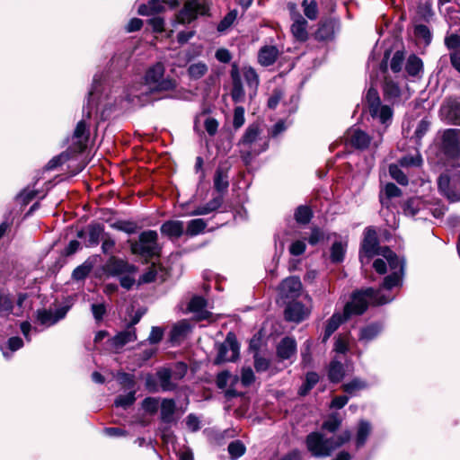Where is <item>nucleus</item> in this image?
Returning <instances> with one entry per match:
<instances>
[{"mask_svg": "<svg viewBox=\"0 0 460 460\" xmlns=\"http://www.w3.org/2000/svg\"><path fill=\"white\" fill-rule=\"evenodd\" d=\"M363 251L367 257L380 255L383 259H376L373 263V268L379 274L386 272V262L389 265L391 274L384 279V288L392 289L400 287L402 284L404 274V261L399 258L389 247H378L375 233L368 232L363 242Z\"/></svg>", "mask_w": 460, "mask_h": 460, "instance_id": "nucleus-1", "label": "nucleus"}, {"mask_svg": "<svg viewBox=\"0 0 460 460\" xmlns=\"http://www.w3.org/2000/svg\"><path fill=\"white\" fill-rule=\"evenodd\" d=\"M394 298V296L391 294V289H385L384 284L378 290L367 288L356 291L351 296V301L347 303L344 307L345 318L362 314L369 304L381 305L393 301Z\"/></svg>", "mask_w": 460, "mask_h": 460, "instance_id": "nucleus-2", "label": "nucleus"}, {"mask_svg": "<svg viewBox=\"0 0 460 460\" xmlns=\"http://www.w3.org/2000/svg\"><path fill=\"white\" fill-rule=\"evenodd\" d=\"M241 157L245 164L252 163V159L268 148V141L261 137L259 125H250L239 141Z\"/></svg>", "mask_w": 460, "mask_h": 460, "instance_id": "nucleus-3", "label": "nucleus"}, {"mask_svg": "<svg viewBox=\"0 0 460 460\" xmlns=\"http://www.w3.org/2000/svg\"><path fill=\"white\" fill-rule=\"evenodd\" d=\"M96 83L97 79L95 78L93 87L89 92L87 105L83 108V119L76 124L74 134L72 136L71 146L69 149L73 153H81L86 148L89 138V128L86 123V119L91 118L92 108L90 106L92 102H93L95 94L97 93Z\"/></svg>", "mask_w": 460, "mask_h": 460, "instance_id": "nucleus-4", "label": "nucleus"}, {"mask_svg": "<svg viewBox=\"0 0 460 460\" xmlns=\"http://www.w3.org/2000/svg\"><path fill=\"white\" fill-rule=\"evenodd\" d=\"M165 68L162 63L149 67L145 75V85L150 92L170 91L176 87V81L164 77Z\"/></svg>", "mask_w": 460, "mask_h": 460, "instance_id": "nucleus-5", "label": "nucleus"}, {"mask_svg": "<svg viewBox=\"0 0 460 460\" xmlns=\"http://www.w3.org/2000/svg\"><path fill=\"white\" fill-rule=\"evenodd\" d=\"M346 137L347 141L357 149H376L383 142V132L376 130L370 136L360 128H352L348 130Z\"/></svg>", "mask_w": 460, "mask_h": 460, "instance_id": "nucleus-6", "label": "nucleus"}, {"mask_svg": "<svg viewBox=\"0 0 460 460\" xmlns=\"http://www.w3.org/2000/svg\"><path fill=\"white\" fill-rule=\"evenodd\" d=\"M157 233L153 230L140 234L139 240L130 243L132 253L145 257H152L157 252Z\"/></svg>", "mask_w": 460, "mask_h": 460, "instance_id": "nucleus-7", "label": "nucleus"}, {"mask_svg": "<svg viewBox=\"0 0 460 460\" xmlns=\"http://www.w3.org/2000/svg\"><path fill=\"white\" fill-rule=\"evenodd\" d=\"M208 0H186L183 7L178 13L176 20L178 23H190L199 15H205L208 13Z\"/></svg>", "mask_w": 460, "mask_h": 460, "instance_id": "nucleus-8", "label": "nucleus"}, {"mask_svg": "<svg viewBox=\"0 0 460 460\" xmlns=\"http://www.w3.org/2000/svg\"><path fill=\"white\" fill-rule=\"evenodd\" d=\"M308 451L315 457L328 456L333 452L331 438H325L323 434L313 432L306 438Z\"/></svg>", "mask_w": 460, "mask_h": 460, "instance_id": "nucleus-9", "label": "nucleus"}, {"mask_svg": "<svg viewBox=\"0 0 460 460\" xmlns=\"http://www.w3.org/2000/svg\"><path fill=\"white\" fill-rule=\"evenodd\" d=\"M239 357V345L235 336L228 333L225 342L221 343L217 348V355L215 358V364L219 365L224 362H231Z\"/></svg>", "mask_w": 460, "mask_h": 460, "instance_id": "nucleus-10", "label": "nucleus"}, {"mask_svg": "<svg viewBox=\"0 0 460 460\" xmlns=\"http://www.w3.org/2000/svg\"><path fill=\"white\" fill-rule=\"evenodd\" d=\"M291 20V32L294 38L298 41H305L308 38L307 21L296 10L295 4H288Z\"/></svg>", "mask_w": 460, "mask_h": 460, "instance_id": "nucleus-11", "label": "nucleus"}, {"mask_svg": "<svg viewBox=\"0 0 460 460\" xmlns=\"http://www.w3.org/2000/svg\"><path fill=\"white\" fill-rule=\"evenodd\" d=\"M442 149L448 157L460 155V129L449 128L443 133Z\"/></svg>", "mask_w": 460, "mask_h": 460, "instance_id": "nucleus-12", "label": "nucleus"}, {"mask_svg": "<svg viewBox=\"0 0 460 460\" xmlns=\"http://www.w3.org/2000/svg\"><path fill=\"white\" fill-rule=\"evenodd\" d=\"M438 190L451 202L460 200V183L451 181L447 173H442L438 180Z\"/></svg>", "mask_w": 460, "mask_h": 460, "instance_id": "nucleus-13", "label": "nucleus"}, {"mask_svg": "<svg viewBox=\"0 0 460 460\" xmlns=\"http://www.w3.org/2000/svg\"><path fill=\"white\" fill-rule=\"evenodd\" d=\"M302 292V283L298 277L285 279L279 287V294L282 299L297 298Z\"/></svg>", "mask_w": 460, "mask_h": 460, "instance_id": "nucleus-14", "label": "nucleus"}, {"mask_svg": "<svg viewBox=\"0 0 460 460\" xmlns=\"http://www.w3.org/2000/svg\"><path fill=\"white\" fill-rule=\"evenodd\" d=\"M105 271L111 276L120 277L125 273H136L137 267L128 261L111 256L104 266Z\"/></svg>", "mask_w": 460, "mask_h": 460, "instance_id": "nucleus-15", "label": "nucleus"}, {"mask_svg": "<svg viewBox=\"0 0 460 460\" xmlns=\"http://www.w3.org/2000/svg\"><path fill=\"white\" fill-rule=\"evenodd\" d=\"M68 309L69 308L67 306H63L55 310H38L37 320L40 324L46 327L52 326L56 324L58 321L65 318L68 312Z\"/></svg>", "mask_w": 460, "mask_h": 460, "instance_id": "nucleus-16", "label": "nucleus"}, {"mask_svg": "<svg viewBox=\"0 0 460 460\" xmlns=\"http://www.w3.org/2000/svg\"><path fill=\"white\" fill-rule=\"evenodd\" d=\"M371 117L376 119L380 124V130L385 133L386 128L391 125L393 120L394 111L391 106L385 104H380L369 111Z\"/></svg>", "mask_w": 460, "mask_h": 460, "instance_id": "nucleus-17", "label": "nucleus"}, {"mask_svg": "<svg viewBox=\"0 0 460 460\" xmlns=\"http://www.w3.org/2000/svg\"><path fill=\"white\" fill-rule=\"evenodd\" d=\"M311 313V308L306 307L300 302H292L285 308V318L287 321L300 323L306 319Z\"/></svg>", "mask_w": 460, "mask_h": 460, "instance_id": "nucleus-18", "label": "nucleus"}, {"mask_svg": "<svg viewBox=\"0 0 460 460\" xmlns=\"http://www.w3.org/2000/svg\"><path fill=\"white\" fill-rule=\"evenodd\" d=\"M230 75L233 84L231 97L235 103L243 102L245 98V92L243 86L241 74L236 65H233Z\"/></svg>", "mask_w": 460, "mask_h": 460, "instance_id": "nucleus-19", "label": "nucleus"}, {"mask_svg": "<svg viewBox=\"0 0 460 460\" xmlns=\"http://www.w3.org/2000/svg\"><path fill=\"white\" fill-rule=\"evenodd\" d=\"M383 91L385 100L393 104L409 98V94L401 90L398 84L391 80H386L385 82Z\"/></svg>", "mask_w": 460, "mask_h": 460, "instance_id": "nucleus-20", "label": "nucleus"}, {"mask_svg": "<svg viewBox=\"0 0 460 460\" xmlns=\"http://www.w3.org/2000/svg\"><path fill=\"white\" fill-rule=\"evenodd\" d=\"M97 79L96 83V90L97 93L94 96L93 102L91 103L92 111L93 110L98 111L102 105L103 107L107 106V103L105 101H108L110 99L109 93L106 90V87L102 84V76L95 75L93 79ZM93 84H94V80H93ZM92 87H93V84H92ZM93 88H91L92 90ZM108 104H111V102H108Z\"/></svg>", "mask_w": 460, "mask_h": 460, "instance_id": "nucleus-21", "label": "nucleus"}, {"mask_svg": "<svg viewBox=\"0 0 460 460\" xmlns=\"http://www.w3.org/2000/svg\"><path fill=\"white\" fill-rule=\"evenodd\" d=\"M296 353V342L294 338L285 337L277 346V356L281 359H289Z\"/></svg>", "mask_w": 460, "mask_h": 460, "instance_id": "nucleus-22", "label": "nucleus"}, {"mask_svg": "<svg viewBox=\"0 0 460 460\" xmlns=\"http://www.w3.org/2000/svg\"><path fill=\"white\" fill-rule=\"evenodd\" d=\"M207 301L199 296H193L188 305V310L193 313L196 317L199 320L208 319L210 316V313L206 309Z\"/></svg>", "mask_w": 460, "mask_h": 460, "instance_id": "nucleus-23", "label": "nucleus"}, {"mask_svg": "<svg viewBox=\"0 0 460 460\" xmlns=\"http://www.w3.org/2000/svg\"><path fill=\"white\" fill-rule=\"evenodd\" d=\"M161 233L170 238H180L184 233V223L180 220H169L161 226Z\"/></svg>", "mask_w": 460, "mask_h": 460, "instance_id": "nucleus-24", "label": "nucleus"}, {"mask_svg": "<svg viewBox=\"0 0 460 460\" xmlns=\"http://www.w3.org/2000/svg\"><path fill=\"white\" fill-rule=\"evenodd\" d=\"M279 51L275 46H263L258 53V62L263 66H269L275 63Z\"/></svg>", "mask_w": 460, "mask_h": 460, "instance_id": "nucleus-25", "label": "nucleus"}, {"mask_svg": "<svg viewBox=\"0 0 460 460\" xmlns=\"http://www.w3.org/2000/svg\"><path fill=\"white\" fill-rule=\"evenodd\" d=\"M223 204V197L221 195H217L214 197L207 204L197 207L194 210L189 212L188 216H201L210 214L217 209H218Z\"/></svg>", "mask_w": 460, "mask_h": 460, "instance_id": "nucleus-26", "label": "nucleus"}, {"mask_svg": "<svg viewBox=\"0 0 460 460\" xmlns=\"http://www.w3.org/2000/svg\"><path fill=\"white\" fill-rule=\"evenodd\" d=\"M156 378L159 382L160 388L166 391H172L177 387V384L172 381L173 375L169 368H160L156 372Z\"/></svg>", "mask_w": 460, "mask_h": 460, "instance_id": "nucleus-27", "label": "nucleus"}, {"mask_svg": "<svg viewBox=\"0 0 460 460\" xmlns=\"http://www.w3.org/2000/svg\"><path fill=\"white\" fill-rule=\"evenodd\" d=\"M104 227L100 224H91L87 227L86 246L93 247L99 244L105 235Z\"/></svg>", "mask_w": 460, "mask_h": 460, "instance_id": "nucleus-28", "label": "nucleus"}, {"mask_svg": "<svg viewBox=\"0 0 460 460\" xmlns=\"http://www.w3.org/2000/svg\"><path fill=\"white\" fill-rule=\"evenodd\" d=\"M137 340V335L135 329H128L124 332H121L115 335L111 341V344L115 349H121L127 343L132 342Z\"/></svg>", "mask_w": 460, "mask_h": 460, "instance_id": "nucleus-29", "label": "nucleus"}, {"mask_svg": "<svg viewBox=\"0 0 460 460\" xmlns=\"http://www.w3.org/2000/svg\"><path fill=\"white\" fill-rule=\"evenodd\" d=\"M371 431L372 427L368 421L361 420L358 422L355 438L357 448H360L366 444L367 438L371 434Z\"/></svg>", "mask_w": 460, "mask_h": 460, "instance_id": "nucleus-30", "label": "nucleus"}, {"mask_svg": "<svg viewBox=\"0 0 460 460\" xmlns=\"http://www.w3.org/2000/svg\"><path fill=\"white\" fill-rule=\"evenodd\" d=\"M383 330L380 323H371L362 328L359 332V341L363 342H369L376 338Z\"/></svg>", "mask_w": 460, "mask_h": 460, "instance_id": "nucleus-31", "label": "nucleus"}, {"mask_svg": "<svg viewBox=\"0 0 460 460\" xmlns=\"http://www.w3.org/2000/svg\"><path fill=\"white\" fill-rule=\"evenodd\" d=\"M23 347V341L22 338L14 336L11 337L7 340L6 344L0 347V349L3 353V356L6 359H10L12 358V353L20 349Z\"/></svg>", "mask_w": 460, "mask_h": 460, "instance_id": "nucleus-32", "label": "nucleus"}, {"mask_svg": "<svg viewBox=\"0 0 460 460\" xmlns=\"http://www.w3.org/2000/svg\"><path fill=\"white\" fill-rule=\"evenodd\" d=\"M164 1L148 0L147 4H142L138 6V13L140 15H151L160 13L164 8Z\"/></svg>", "mask_w": 460, "mask_h": 460, "instance_id": "nucleus-33", "label": "nucleus"}, {"mask_svg": "<svg viewBox=\"0 0 460 460\" xmlns=\"http://www.w3.org/2000/svg\"><path fill=\"white\" fill-rule=\"evenodd\" d=\"M176 404L172 399H164L161 402V420L165 423L173 420Z\"/></svg>", "mask_w": 460, "mask_h": 460, "instance_id": "nucleus-34", "label": "nucleus"}, {"mask_svg": "<svg viewBox=\"0 0 460 460\" xmlns=\"http://www.w3.org/2000/svg\"><path fill=\"white\" fill-rule=\"evenodd\" d=\"M346 319L347 318H345V315L342 316L338 313L333 314L326 323L323 338V341H326L331 337V335L339 328L341 323Z\"/></svg>", "mask_w": 460, "mask_h": 460, "instance_id": "nucleus-35", "label": "nucleus"}, {"mask_svg": "<svg viewBox=\"0 0 460 460\" xmlns=\"http://www.w3.org/2000/svg\"><path fill=\"white\" fill-rule=\"evenodd\" d=\"M424 208V203L419 197L407 199L403 204V212L406 216L414 217Z\"/></svg>", "mask_w": 460, "mask_h": 460, "instance_id": "nucleus-36", "label": "nucleus"}, {"mask_svg": "<svg viewBox=\"0 0 460 460\" xmlns=\"http://www.w3.org/2000/svg\"><path fill=\"white\" fill-rule=\"evenodd\" d=\"M208 224L202 218L190 220L187 224L185 234L189 236H196L204 232Z\"/></svg>", "mask_w": 460, "mask_h": 460, "instance_id": "nucleus-37", "label": "nucleus"}, {"mask_svg": "<svg viewBox=\"0 0 460 460\" xmlns=\"http://www.w3.org/2000/svg\"><path fill=\"white\" fill-rule=\"evenodd\" d=\"M190 329V326L187 321H181L177 323L171 331V341L173 342L179 341L188 334Z\"/></svg>", "mask_w": 460, "mask_h": 460, "instance_id": "nucleus-38", "label": "nucleus"}, {"mask_svg": "<svg viewBox=\"0 0 460 460\" xmlns=\"http://www.w3.org/2000/svg\"><path fill=\"white\" fill-rule=\"evenodd\" d=\"M347 243L341 241L334 242L331 248V261L334 263L341 262L346 253Z\"/></svg>", "mask_w": 460, "mask_h": 460, "instance_id": "nucleus-39", "label": "nucleus"}, {"mask_svg": "<svg viewBox=\"0 0 460 460\" xmlns=\"http://www.w3.org/2000/svg\"><path fill=\"white\" fill-rule=\"evenodd\" d=\"M328 376H329V379L332 382H333V383L340 382L344 376L343 365L340 361L333 359L330 364Z\"/></svg>", "mask_w": 460, "mask_h": 460, "instance_id": "nucleus-40", "label": "nucleus"}, {"mask_svg": "<svg viewBox=\"0 0 460 460\" xmlns=\"http://www.w3.org/2000/svg\"><path fill=\"white\" fill-rule=\"evenodd\" d=\"M385 198L380 195V202L385 207H389V199L399 197L402 194L401 190L394 183H387L384 188Z\"/></svg>", "mask_w": 460, "mask_h": 460, "instance_id": "nucleus-41", "label": "nucleus"}, {"mask_svg": "<svg viewBox=\"0 0 460 460\" xmlns=\"http://www.w3.org/2000/svg\"><path fill=\"white\" fill-rule=\"evenodd\" d=\"M367 387V384L366 381L359 378H354L342 385L343 391L350 395H356L358 391L366 389Z\"/></svg>", "mask_w": 460, "mask_h": 460, "instance_id": "nucleus-42", "label": "nucleus"}, {"mask_svg": "<svg viewBox=\"0 0 460 460\" xmlns=\"http://www.w3.org/2000/svg\"><path fill=\"white\" fill-rule=\"evenodd\" d=\"M228 186H229V182H228L227 173L226 172H224L222 169L218 168L216 171L215 178H214L215 189L219 192H223L227 190Z\"/></svg>", "mask_w": 460, "mask_h": 460, "instance_id": "nucleus-43", "label": "nucleus"}, {"mask_svg": "<svg viewBox=\"0 0 460 460\" xmlns=\"http://www.w3.org/2000/svg\"><path fill=\"white\" fill-rule=\"evenodd\" d=\"M422 66L421 59L415 55H411L406 62L405 69L410 75L415 76L422 70Z\"/></svg>", "mask_w": 460, "mask_h": 460, "instance_id": "nucleus-44", "label": "nucleus"}, {"mask_svg": "<svg viewBox=\"0 0 460 460\" xmlns=\"http://www.w3.org/2000/svg\"><path fill=\"white\" fill-rule=\"evenodd\" d=\"M447 112L448 118L455 123L460 124V101H451L443 107Z\"/></svg>", "mask_w": 460, "mask_h": 460, "instance_id": "nucleus-45", "label": "nucleus"}, {"mask_svg": "<svg viewBox=\"0 0 460 460\" xmlns=\"http://www.w3.org/2000/svg\"><path fill=\"white\" fill-rule=\"evenodd\" d=\"M230 458L236 460L244 455L246 447L241 440L232 441L227 447Z\"/></svg>", "mask_w": 460, "mask_h": 460, "instance_id": "nucleus-46", "label": "nucleus"}, {"mask_svg": "<svg viewBox=\"0 0 460 460\" xmlns=\"http://www.w3.org/2000/svg\"><path fill=\"white\" fill-rule=\"evenodd\" d=\"M208 72V66L203 62H197L190 65L188 67V74L192 79H199Z\"/></svg>", "mask_w": 460, "mask_h": 460, "instance_id": "nucleus-47", "label": "nucleus"}, {"mask_svg": "<svg viewBox=\"0 0 460 460\" xmlns=\"http://www.w3.org/2000/svg\"><path fill=\"white\" fill-rule=\"evenodd\" d=\"M417 14L424 21L429 22L434 15L432 3L429 0L420 2L417 8Z\"/></svg>", "mask_w": 460, "mask_h": 460, "instance_id": "nucleus-48", "label": "nucleus"}, {"mask_svg": "<svg viewBox=\"0 0 460 460\" xmlns=\"http://www.w3.org/2000/svg\"><path fill=\"white\" fill-rule=\"evenodd\" d=\"M243 74L248 86L253 90H256L259 85L260 79L255 69L251 66L244 67Z\"/></svg>", "mask_w": 460, "mask_h": 460, "instance_id": "nucleus-49", "label": "nucleus"}, {"mask_svg": "<svg viewBox=\"0 0 460 460\" xmlns=\"http://www.w3.org/2000/svg\"><path fill=\"white\" fill-rule=\"evenodd\" d=\"M305 15L310 20H315L318 16V6L314 0H304L302 2Z\"/></svg>", "mask_w": 460, "mask_h": 460, "instance_id": "nucleus-50", "label": "nucleus"}, {"mask_svg": "<svg viewBox=\"0 0 460 460\" xmlns=\"http://www.w3.org/2000/svg\"><path fill=\"white\" fill-rule=\"evenodd\" d=\"M398 163L402 167H418L420 166L422 159L420 154L416 153L415 155H410L402 157Z\"/></svg>", "mask_w": 460, "mask_h": 460, "instance_id": "nucleus-51", "label": "nucleus"}, {"mask_svg": "<svg viewBox=\"0 0 460 460\" xmlns=\"http://www.w3.org/2000/svg\"><path fill=\"white\" fill-rule=\"evenodd\" d=\"M312 218V211L306 206H299L295 212V219L297 223L307 224Z\"/></svg>", "mask_w": 460, "mask_h": 460, "instance_id": "nucleus-52", "label": "nucleus"}, {"mask_svg": "<svg viewBox=\"0 0 460 460\" xmlns=\"http://www.w3.org/2000/svg\"><path fill=\"white\" fill-rule=\"evenodd\" d=\"M389 173L391 177L401 185L408 184V178L405 173L400 169L398 164H391L389 166Z\"/></svg>", "mask_w": 460, "mask_h": 460, "instance_id": "nucleus-53", "label": "nucleus"}, {"mask_svg": "<svg viewBox=\"0 0 460 460\" xmlns=\"http://www.w3.org/2000/svg\"><path fill=\"white\" fill-rule=\"evenodd\" d=\"M341 421L338 413H332L323 422V428L330 432H334L340 428Z\"/></svg>", "mask_w": 460, "mask_h": 460, "instance_id": "nucleus-54", "label": "nucleus"}, {"mask_svg": "<svg viewBox=\"0 0 460 460\" xmlns=\"http://www.w3.org/2000/svg\"><path fill=\"white\" fill-rule=\"evenodd\" d=\"M135 391H131L127 394L118 396L114 402V404L117 407H122L126 409L132 405L135 402Z\"/></svg>", "mask_w": 460, "mask_h": 460, "instance_id": "nucleus-55", "label": "nucleus"}, {"mask_svg": "<svg viewBox=\"0 0 460 460\" xmlns=\"http://www.w3.org/2000/svg\"><path fill=\"white\" fill-rule=\"evenodd\" d=\"M237 17V11L232 10L230 11L218 23L217 25V31L219 32H223L226 31L235 21Z\"/></svg>", "mask_w": 460, "mask_h": 460, "instance_id": "nucleus-56", "label": "nucleus"}, {"mask_svg": "<svg viewBox=\"0 0 460 460\" xmlns=\"http://www.w3.org/2000/svg\"><path fill=\"white\" fill-rule=\"evenodd\" d=\"M414 34L417 38L424 40L426 44H429L432 39V34L428 26L424 24H418L414 27Z\"/></svg>", "mask_w": 460, "mask_h": 460, "instance_id": "nucleus-57", "label": "nucleus"}, {"mask_svg": "<svg viewBox=\"0 0 460 460\" xmlns=\"http://www.w3.org/2000/svg\"><path fill=\"white\" fill-rule=\"evenodd\" d=\"M366 102L367 103L369 111L372 108H375V107L382 104L380 97H379V94H378V92H377L376 89H375L374 87H370L367 90V93L366 94Z\"/></svg>", "mask_w": 460, "mask_h": 460, "instance_id": "nucleus-58", "label": "nucleus"}, {"mask_svg": "<svg viewBox=\"0 0 460 460\" xmlns=\"http://www.w3.org/2000/svg\"><path fill=\"white\" fill-rule=\"evenodd\" d=\"M70 158V154L68 152H63L60 155L53 157L46 165L47 170H54L59 165L63 164Z\"/></svg>", "mask_w": 460, "mask_h": 460, "instance_id": "nucleus-59", "label": "nucleus"}, {"mask_svg": "<svg viewBox=\"0 0 460 460\" xmlns=\"http://www.w3.org/2000/svg\"><path fill=\"white\" fill-rule=\"evenodd\" d=\"M350 438H351V434H350L349 430H345L338 436H332V446H333L332 447L333 451L336 450L337 448L341 447L347 442H349L350 440Z\"/></svg>", "mask_w": 460, "mask_h": 460, "instance_id": "nucleus-60", "label": "nucleus"}, {"mask_svg": "<svg viewBox=\"0 0 460 460\" xmlns=\"http://www.w3.org/2000/svg\"><path fill=\"white\" fill-rule=\"evenodd\" d=\"M102 242V252L104 254L112 253L116 243L115 240L108 233H106L105 235H103Z\"/></svg>", "mask_w": 460, "mask_h": 460, "instance_id": "nucleus-61", "label": "nucleus"}, {"mask_svg": "<svg viewBox=\"0 0 460 460\" xmlns=\"http://www.w3.org/2000/svg\"><path fill=\"white\" fill-rule=\"evenodd\" d=\"M244 109L242 106L235 107L234 111L233 126L234 128H240L244 124Z\"/></svg>", "mask_w": 460, "mask_h": 460, "instance_id": "nucleus-62", "label": "nucleus"}, {"mask_svg": "<svg viewBox=\"0 0 460 460\" xmlns=\"http://www.w3.org/2000/svg\"><path fill=\"white\" fill-rule=\"evenodd\" d=\"M13 308V301L9 295L0 293V314H9Z\"/></svg>", "mask_w": 460, "mask_h": 460, "instance_id": "nucleus-63", "label": "nucleus"}, {"mask_svg": "<svg viewBox=\"0 0 460 460\" xmlns=\"http://www.w3.org/2000/svg\"><path fill=\"white\" fill-rule=\"evenodd\" d=\"M91 271V266L86 264H82L76 267L72 273L73 279L76 280H82L87 277V275Z\"/></svg>", "mask_w": 460, "mask_h": 460, "instance_id": "nucleus-64", "label": "nucleus"}]
</instances>
